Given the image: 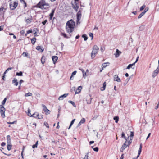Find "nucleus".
Here are the masks:
<instances>
[{
	"mask_svg": "<svg viewBox=\"0 0 159 159\" xmlns=\"http://www.w3.org/2000/svg\"><path fill=\"white\" fill-rule=\"evenodd\" d=\"M75 26V23L72 20H71L67 22L66 26V32L69 34L72 33L74 30Z\"/></svg>",
	"mask_w": 159,
	"mask_h": 159,
	"instance_id": "1",
	"label": "nucleus"
},
{
	"mask_svg": "<svg viewBox=\"0 0 159 159\" xmlns=\"http://www.w3.org/2000/svg\"><path fill=\"white\" fill-rule=\"evenodd\" d=\"M37 7L42 9H46L49 8L50 5L46 3L45 0H41L37 4Z\"/></svg>",
	"mask_w": 159,
	"mask_h": 159,
	"instance_id": "2",
	"label": "nucleus"
},
{
	"mask_svg": "<svg viewBox=\"0 0 159 159\" xmlns=\"http://www.w3.org/2000/svg\"><path fill=\"white\" fill-rule=\"evenodd\" d=\"M10 8L11 10H15L17 7L18 3L17 2L14 1L13 0L9 1Z\"/></svg>",
	"mask_w": 159,
	"mask_h": 159,
	"instance_id": "3",
	"label": "nucleus"
},
{
	"mask_svg": "<svg viewBox=\"0 0 159 159\" xmlns=\"http://www.w3.org/2000/svg\"><path fill=\"white\" fill-rule=\"evenodd\" d=\"M98 50L99 48L97 45H95L93 47V50L91 53V56L92 58L95 57L96 54L98 53Z\"/></svg>",
	"mask_w": 159,
	"mask_h": 159,
	"instance_id": "4",
	"label": "nucleus"
},
{
	"mask_svg": "<svg viewBox=\"0 0 159 159\" xmlns=\"http://www.w3.org/2000/svg\"><path fill=\"white\" fill-rule=\"evenodd\" d=\"M5 109L2 105H0V112L1 116L2 118H4L5 117Z\"/></svg>",
	"mask_w": 159,
	"mask_h": 159,
	"instance_id": "5",
	"label": "nucleus"
},
{
	"mask_svg": "<svg viewBox=\"0 0 159 159\" xmlns=\"http://www.w3.org/2000/svg\"><path fill=\"white\" fill-rule=\"evenodd\" d=\"M72 7L76 11H77L78 9L79 8V4L76 2H74L72 3Z\"/></svg>",
	"mask_w": 159,
	"mask_h": 159,
	"instance_id": "6",
	"label": "nucleus"
},
{
	"mask_svg": "<svg viewBox=\"0 0 159 159\" xmlns=\"http://www.w3.org/2000/svg\"><path fill=\"white\" fill-rule=\"evenodd\" d=\"M77 23L78 24L79 23L80 24V20L81 17V12L80 10L79 11L77 12Z\"/></svg>",
	"mask_w": 159,
	"mask_h": 159,
	"instance_id": "7",
	"label": "nucleus"
},
{
	"mask_svg": "<svg viewBox=\"0 0 159 159\" xmlns=\"http://www.w3.org/2000/svg\"><path fill=\"white\" fill-rule=\"evenodd\" d=\"M30 110L29 108H28V115L30 117H34V118H37V117L39 116V114H36V116H34V115H35V113H34L33 115H31L30 113Z\"/></svg>",
	"mask_w": 159,
	"mask_h": 159,
	"instance_id": "8",
	"label": "nucleus"
},
{
	"mask_svg": "<svg viewBox=\"0 0 159 159\" xmlns=\"http://www.w3.org/2000/svg\"><path fill=\"white\" fill-rule=\"evenodd\" d=\"M159 72V67H157L153 72L152 74V76L153 78H154L158 74Z\"/></svg>",
	"mask_w": 159,
	"mask_h": 159,
	"instance_id": "9",
	"label": "nucleus"
},
{
	"mask_svg": "<svg viewBox=\"0 0 159 159\" xmlns=\"http://www.w3.org/2000/svg\"><path fill=\"white\" fill-rule=\"evenodd\" d=\"M126 143H127V141H126L125 143L123 144V145L122 146L120 149V152H123V151L126 148L127 146H128L127 145Z\"/></svg>",
	"mask_w": 159,
	"mask_h": 159,
	"instance_id": "10",
	"label": "nucleus"
},
{
	"mask_svg": "<svg viewBox=\"0 0 159 159\" xmlns=\"http://www.w3.org/2000/svg\"><path fill=\"white\" fill-rule=\"evenodd\" d=\"M142 143H141L140 144L139 148L138 150V155L136 158H135V157L134 158H133L134 159H137L138 158V157H139V155H140V154L141 153V151H142Z\"/></svg>",
	"mask_w": 159,
	"mask_h": 159,
	"instance_id": "11",
	"label": "nucleus"
},
{
	"mask_svg": "<svg viewBox=\"0 0 159 159\" xmlns=\"http://www.w3.org/2000/svg\"><path fill=\"white\" fill-rule=\"evenodd\" d=\"M114 80L118 82H121L120 79L119 77L117 75H115L114 76Z\"/></svg>",
	"mask_w": 159,
	"mask_h": 159,
	"instance_id": "12",
	"label": "nucleus"
},
{
	"mask_svg": "<svg viewBox=\"0 0 159 159\" xmlns=\"http://www.w3.org/2000/svg\"><path fill=\"white\" fill-rule=\"evenodd\" d=\"M55 10V8H54L52 10L51 13L49 15V19L51 20L54 15V13Z\"/></svg>",
	"mask_w": 159,
	"mask_h": 159,
	"instance_id": "13",
	"label": "nucleus"
},
{
	"mask_svg": "<svg viewBox=\"0 0 159 159\" xmlns=\"http://www.w3.org/2000/svg\"><path fill=\"white\" fill-rule=\"evenodd\" d=\"M121 52L119 51L118 49H117L116 50V53H115L114 55L116 57H118L121 54Z\"/></svg>",
	"mask_w": 159,
	"mask_h": 159,
	"instance_id": "14",
	"label": "nucleus"
},
{
	"mask_svg": "<svg viewBox=\"0 0 159 159\" xmlns=\"http://www.w3.org/2000/svg\"><path fill=\"white\" fill-rule=\"evenodd\" d=\"M68 95V93H65L63 95L60 96L58 98L59 100H62L64 98L66 97Z\"/></svg>",
	"mask_w": 159,
	"mask_h": 159,
	"instance_id": "15",
	"label": "nucleus"
},
{
	"mask_svg": "<svg viewBox=\"0 0 159 159\" xmlns=\"http://www.w3.org/2000/svg\"><path fill=\"white\" fill-rule=\"evenodd\" d=\"M61 36H63L64 38L66 39L70 38L71 36V34H70L69 36H67L66 33H64L61 32Z\"/></svg>",
	"mask_w": 159,
	"mask_h": 159,
	"instance_id": "16",
	"label": "nucleus"
},
{
	"mask_svg": "<svg viewBox=\"0 0 159 159\" xmlns=\"http://www.w3.org/2000/svg\"><path fill=\"white\" fill-rule=\"evenodd\" d=\"M58 59V57L57 56H53L52 57V59L54 64H55Z\"/></svg>",
	"mask_w": 159,
	"mask_h": 159,
	"instance_id": "17",
	"label": "nucleus"
},
{
	"mask_svg": "<svg viewBox=\"0 0 159 159\" xmlns=\"http://www.w3.org/2000/svg\"><path fill=\"white\" fill-rule=\"evenodd\" d=\"M6 9V8H4V7H1L0 8V14L4 13Z\"/></svg>",
	"mask_w": 159,
	"mask_h": 159,
	"instance_id": "18",
	"label": "nucleus"
},
{
	"mask_svg": "<svg viewBox=\"0 0 159 159\" xmlns=\"http://www.w3.org/2000/svg\"><path fill=\"white\" fill-rule=\"evenodd\" d=\"M36 48L37 50L41 52H42L44 50V49L43 48H41V46H37Z\"/></svg>",
	"mask_w": 159,
	"mask_h": 159,
	"instance_id": "19",
	"label": "nucleus"
},
{
	"mask_svg": "<svg viewBox=\"0 0 159 159\" xmlns=\"http://www.w3.org/2000/svg\"><path fill=\"white\" fill-rule=\"evenodd\" d=\"M32 17H31L30 18L26 19L25 22L27 24H30L32 22Z\"/></svg>",
	"mask_w": 159,
	"mask_h": 159,
	"instance_id": "20",
	"label": "nucleus"
},
{
	"mask_svg": "<svg viewBox=\"0 0 159 159\" xmlns=\"http://www.w3.org/2000/svg\"><path fill=\"white\" fill-rule=\"evenodd\" d=\"M82 89V87L81 86H79L78 89L76 90L75 91V93L76 94H78L81 91V90Z\"/></svg>",
	"mask_w": 159,
	"mask_h": 159,
	"instance_id": "21",
	"label": "nucleus"
},
{
	"mask_svg": "<svg viewBox=\"0 0 159 159\" xmlns=\"http://www.w3.org/2000/svg\"><path fill=\"white\" fill-rule=\"evenodd\" d=\"M135 64V63H132V64H129L128 65V66H127L126 69H129L130 68H131L133 69H134V67L132 68V66H134Z\"/></svg>",
	"mask_w": 159,
	"mask_h": 159,
	"instance_id": "22",
	"label": "nucleus"
},
{
	"mask_svg": "<svg viewBox=\"0 0 159 159\" xmlns=\"http://www.w3.org/2000/svg\"><path fill=\"white\" fill-rule=\"evenodd\" d=\"M13 84H15V85L16 86H17L18 84V82L17 81V80L16 79L14 78V80L12 81Z\"/></svg>",
	"mask_w": 159,
	"mask_h": 159,
	"instance_id": "23",
	"label": "nucleus"
},
{
	"mask_svg": "<svg viewBox=\"0 0 159 159\" xmlns=\"http://www.w3.org/2000/svg\"><path fill=\"white\" fill-rule=\"evenodd\" d=\"M109 64L110 63L109 62L104 63L102 64V68L104 69V68H105L106 67L109 65Z\"/></svg>",
	"mask_w": 159,
	"mask_h": 159,
	"instance_id": "24",
	"label": "nucleus"
},
{
	"mask_svg": "<svg viewBox=\"0 0 159 159\" xmlns=\"http://www.w3.org/2000/svg\"><path fill=\"white\" fill-rule=\"evenodd\" d=\"M45 57L43 55L41 58V62L42 64H43L45 62Z\"/></svg>",
	"mask_w": 159,
	"mask_h": 159,
	"instance_id": "25",
	"label": "nucleus"
},
{
	"mask_svg": "<svg viewBox=\"0 0 159 159\" xmlns=\"http://www.w3.org/2000/svg\"><path fill=\"white\" fill-rule=\"evenodd\" d=\"M106 85V82H104L103 83V87L101 89V90L103 91L105 89Z\"/></svg>",
	"mask_w": 159,
	"mask_h": 159,
	"instance_id": "26",
	"label": "nucleus"
},
{
	"mask_svg": "<svg viewBox=\"0 0 159 159\" xmlns=\"http://www.w3.org/2000/svg\"><path fill=\"white\" fill-rule=\"evenodd\" d=\"M36 39L34 37L31 39V42L33 44H34L36 42Z\"/></svg>",
	"mask_w": 159,
	"mask_h": 159,
	"instance_id": "27",
	"label": "nucleus"
},
{
	"mask_svg": "<svg viewBox=\"0 0 159 159\" xmlns=\"http://www.w3.org/2000/svg\"><path fill=\"white\" fill-rule=\"evenodd\" d=\"M13 69V67H9V68H8L3 73V75H5V74H6V73H7L8 71H9V70H12Z\"/></svg>",
	"mask_w": 159,
	"mask_h": 159,
	"instance_id": "28",
	"label": "nucleus"
},
{
	"mask_svg": "<svg viewBox=\"0 0 159 159\" xmlns=\"http://www.w3.org/2000/svg\"><path fill=\"white\" fill-rule=\"evenodd\" d=\"M82 38H84V41H86L87 40L88 37H87V35L86 34H83L82 36Z\"/></svg>",
	"mask_w": 159,
	"mask_h": 159,
	"instance_id": "29",
	"label": "nucleus"
},
{
	"mask_svg": "<svg viewBox=\"0 0 159 159\" xmlns=\"http://www.w3.org/2000/svg\"><path fill=\"white\" fill-rule=\"evenodd\" d=\"M113 119L114 120H115L116 123H118L119 119V117L118 116H116L115 117H114Z\"/></svg>",
	"mask_w": 159,
	"mask_h": 159,
	"instance_id": "30",
	"label": "nucleus"
},
{
	"mask_svg": "<svg viewBox=\"0 0 159 159\" xmlns=\"http://www.w3.org/2000/svg\"><path fill=\"white\" fill-rule=\"evenodd\" d=\"M68 102L69 103H71V104H72L74 107H76L75 104V103L74 102H73L72 101H71V100H69L68 101Z\"/></svg>",
	"mask_w": 159,
	"mask_h": 159,
	"instance_id": "31",
	"label": "nucleus"
},
{
	"mask_svg": "<svg viewBox=\"0 0 159 159\" xmlns=\"http://www.w3.org/2000/svg\"><path fill=\"white\" fill-rule=\"evenodd\" d=\"M16 75L19 76H22L23 75V72L22 71H20L19 72L16 73Z\"/></svg>",
	"mask_w": 159,
	"mask_h": 159,
	"instance_id": "32",
	"label": "nucleus"
},
{
	"mask_svg": "<svg viewBox=\"0 0 159 159\" xmlns=\"http://www.w3.org/2000/svg\"><path fill=\"white\" fill-rule=\"evenodd\" d=\"M92 100V98H90L88 100H87L86 101H87V103L88 104H90Z\"/></svg>",
	"mask_w": 159,
	"mask_h": 159,
	"instance_id": "33",
	"label": "nucleus"
},
{
	"mask_svg": "<svg viewBox=\"0 0 159 159\" xmlns=\"http://www.w3.org/2000/svg\"><path fill=\"white\" fill-rule=\"evenodd\" d=\"M75 119H74L72 120V121H71L70 125V126L68 128V129H70V127H71V126L72 125L74 124L75 121Z\"/></svg>",
	"mask_w": 159,
	"mask_h": 159,
	"instance_id": "34",
	"label": "nucleus"
},
{
	"mask_svg": "<svg viewBox=\"0 0 159 159\" xmlns=\"http://www.w3.org/2000/svg\"><path fill=\"white\" fill-rule=\"evenodd\" d=\"M145 13H144L143 12H142L138 16V18L140 19V18L143 16L144 15Z\"/></svg>",
	"mask_w": 159,
	"mask_h": 159,
	"instance_id": "35",
	"label": "nucleus"
},
{
	"mask_svg": "<svg viewBox=\"0 0 159 159\" xmlns=\"http://www.w3.org/2000/svg\"><path fill=\"white\" fill-rule=\"evenodd\" d=\"M44 112L46 115L49 114L50 113V111L48 109L46 110H44Z\"/></svg>",
	"mask_w": 159,
	"mask_h": 159,
	"instance_id": "36",
	"label": "nucleus"
},
{
	"mask_svg": "<svg viewBox=\"0 0 159 159\" xmlns=\"http://www.w3.org/2000/svg\"><path fill=\"white\" fill-rule=\"evenodd\" d=\"M32 95V93H31L29 92L27 93H26L25 94V97H28V96H31Z\"/></svg>",
	"mask_w": 159,
	"mask_h": 159,
	"instance_id": "37",
	"label": "nucleus"
},
{
	"mask_svg": "<svg viewBox=\"0 0 159 159\" xmlns=\"http://www.w3.org/2000/svg\"><path fill=\"white\" fill-rule=\"evenodd\" d=\"M93 149V150L94 151L96 152H98V147H96L94 148H93V146L91 147Z\"/></svg>",
	"mask_w": 159,
	"mask_h": 159,
	"instance_id": "38",
	"label": "nucleus"
},
{
	"mask_svg": "<svg viewBox=\"0 0 159 159\" xmlns=\"http://www.w3.org/2000/svg\"><path fill=\"white\" fill-rule=\"evenodd\" d=\"M11 145H7V149L8 151H10L11 148Z\"/></svg>",
	"mask_w": 159,
	"mask_h": 159,
	"instance_id": "39",
	"label": "nucleus"
},
{
	"mask_svg": "<svg viewBox=\"0 0 159 159\" xmlns=\"http://www.w3.org/2000/svg\"><path fill=\"white\" fill-rule=\"evenodd\" d=\"M7 139L8 142H10L11 141L10 136L9 135H8L7 136Z\"/></svg>",
	"mask_w": 159,
	"mask_h": 159,
	"instance_id": "40",
	"label": "nucleus"
},
{
	"mask_svg": "<svg viewBox=\"0 0 159 159\" xmlns=\"http://www.w3.org/2000/svg\"><path fill=\"white\" fill-rule=\"evenodd\" d=\"M7 98H4V99L3 100V101L2 102V105H4L5 103V102H6V100H7Z\"/></svg>",
	"mask_w": 159,
	"mask_h": 159,
	"instance_id": "41",
	"label": "nucleus"
},
{
	"mask_svg": "<svg viewBox=\"0 0 159 159\" xmlns=\"http://www.w3.org/2000/svg\"><path fill=\"white\" fill-rule=\"evenodd\" d=\"M146 7V5L145 4L141 6L140 8V11H142Z\"/></svg>",
	"mask_w": 159,
	"mask_h": 159,
	"instance_id": "42",
	"label": "nucleus"
},
{
	"mask_svg": "<svg viewBox=\"0 0 159 159\" xmlns=\"http://www.w3.org/2000/svg\"><path fill=\"white\" fill-rule=\"evenodd\" d=\"M85 119L84 118H82L81 120L80 121V123H81L82 124H84L85 123Z\"/></svg>",
	"mask_w": 159,
	"mask_h": 159,
	"instance_id": "43",
	"label": "nucleus"
},
{
	"mask_svg": "<svg viewBox=\"0 0 159 159\" xmlns=\"http://www.w3.org/2000/svg\"><path fill=\"white\" fill-rule=\"evenodd\" d=\"M88 153H87L85 155L84 157L83 158V159H88Z\"/></svg>",
	"mask_w": 159,
	"mask_h": 159,
	"instance_id": "44",
	"label": "nucleus"
},
{
	"mask_svg": "<svg viewBox=\"0 0 159 159\" xmlns=\"http://www.w3.org/2000/svg\"><path fill=\"white\" fill-rule=\"evenodd\" d=\"M42 107H43V110L44 111V110H46L47 108L46 106L43 104H42Z\"/></svg>",
	"mask_w": 159,
	"mask_h": 159,
	"instance_id": "45",
	"label": "nucleus"
},
{
	"mask_svg": "<svg viewBox=\"0 0 159 159\" xmlns=\"http://www.w3.org/2000/svg\"><path fill=\"white\" fill-rule=\"evenodd\" d=\"M44 125L47 128H48L49 127L48 124L46 122H44Z\"/></svg>",
	"mask_w": 159,
	"mask_h": 159,
	"instance_id": "46",
	"label": "nucleus"
},
{
	"mask_svg": "<svg viewBox=\"0 0 159 159\" xmlns=\"http://www.w3.org/2000/svg\"><path fill=\"white\" fill-rule=\"evenodd\" d=\"M89 35L90 37H92L91 39H93V33H89Z\"/></svg>",
	"mask_w": 159,
	"mask_h": 159,
	"instance_id": "47",
	"label": "nucleus"
},
{
	"mask_svg": "<svg viewBox=\"0 0 159 159\" xmlns=\"http://www.w3.org/2000/svg\"><path fill=\"white\" fill-rule=\"evenodd\" d=\"M37 117H38V118L39 119H42L43 118V116L41 115H39V116H37Z\"/></svg>",
	"mask_w": 159,
	"mask_h": 159,
	"instance_id": "48",
	"label": "nucleus"
},
{
	"mask_svg": "<svg viewBox=\"0 0 159 159\" xmlns=\"http://www.w3.org/2000/svg\"><path fill=\"white\" fill-rule=\"evenodd\" d=\"M121 137L122 138H124L125 139H126L125 137V134L124 132H122L121 134Z\"/></svg>",
	"mask_w": 159,
	"mask_h": 159,
	"instance_id": "49",
	"label": "nucleus"
},
{
	"mask_svg": "<svg viewBox=\"0 0 159 159\" xmlns=\"http://www.w3.org/2000/svg\"><path fill=\"white\" fill-rule=\"evenodd\" d=\"M32 30H30L27 31V34H26V35L27 34H29V33H32Z\"/></svg>",
	"mask_w": 159,
	"mask_h": 159,
	"instance_id": "50",
	"label": "nucleus"
},
{
	"mask_svg": "<svg viewBox=\"0 0 159 159\" xmlns=\"http://www.w3.org/2000/svg\"><path fill=\"white\" fill-rule=\"evenodd\" d=\"M20 2L21 3H23L25 5V7L26 6V3L25 2V1L24 0H20Z\"/></svg>",
	"mask_w": 159,
	"mask_h": 159,
	"instance_id": "51",
	"label": "nucleus"
},
{
	"mask_svg": "<svg viewBox=\"0 0 159 159\" xmlns=\"http://www.w3.org/2000/svg\"><path fill=\"white\" fill-rule=\"evenodd\" d=\"M83 77H84V78H85L86 76V72H84V73H83Z\"/></svg>",
	"mask_w": 159,
	"mask_h": 159,
	"instance_id": "52",
	"label": "nucleus"
},
{
	"mask_svg": "<svg viewBox=\"0 0 159 159\" xmlns=\"http://www.w3.org/2000/svg\"><path fill=\"white\" fill-rule=\"evenodd\" d=\"M27 54H28V53L26 52H24L22 54L24 56H25V57H27Z\"/></svg>",
	"mask_w": 159,
	"mask_h": 159,
	"instance_id": "53",
	"label": "nucleus"
},
{
	"mask_svg": "<svg viewBox=\"0 0 159 159\" xmlns=\"http://www.w3.org/2000/svg\"><path fill=\"white\" fill-rule=\"evenodd\" d=\"M148 8H146L143 12L145 14V13L148 10Z\"/></svg>",
	"mask_w": 159,
	"mask_h": 159,
	"instance_id": "54",
	"label": "nucleus"
},
{
	"mask_svg": "<svg viewBox=\"0 0 159 159\" xmlns=\"http://www.w3.org/2000/svg\"><path fill=\"white\" fill-rule=\"evenodd\" d=\"M76 73H77L76 71H74V72H73L72 73L71 75H72L73 76L74 75H75Z\"/></svg>",
	"mask_w": 159,
	"mask_h": 159,
	"instance_id": "55",
	"label": "nucleus"
},
{
	"mask_svg": "<svg viewBox=\"0 0 159 159\" xmlns=\"http://www.w3.org/2000/svg\"><path fill=\"white\" fill-rule=\"evenodd\" d=\"M47 22V20H46L42 22V23L43 24V25H44Z\"/></svg>",
	"mask_w": 159,
	"mask_h": 159,
	"instance_id": "56",
	"label": "nucleus"
},
{
	"mask_svg": "<svg viewBox=\"0 0 159 159\" xmlns=\"http://www.w3.org/2000/svg\"><path fill=\"white\" fill-rule=\"evenodd\" d=\"M132 142V140H130L128 143V144H127L128 146H129L131 144V143Z\"/></svg>",
	"mask_w": 159,
	"mask_h": 159,
	"instance_id": "57",
	"label": "nucleus"
},
{
	"mask_svg": "<svg viewBox=\"0 0 159 159\" xmlns=\"http://www.w3.org/2000/svg\"><path fill=\"white\" fill-rule=\"evenodd\" d=\"M3 26H0V31H1L3 30Z\"/></svg>",
	"mask_w": 159,
	"mask_h": 159,
	"instance_id": "58",
	"label": "nucleus"
},
{
	"mask_svg": "<svg viewBox=\"0 0 159 159\" xmlns=\"http://www.w3.org/2000/svg\"><path fill=\"white\" fill-rule=\"evenodd\" d=\"M24 82V81L22 80H20L19 81V84L21 85V83Z\"/></svg>",
	"mask_w": 159,
	"mask_h": 159,
	"instance_id": "59",
	"label": "nucleus"
},
{
	"mask_svg": "<svg viewBox=\"0 0 159 159\" xmlns=\"http://www.w3.org/2000/svg\"><path fill=\"white\" fill-rule=\"evenodd\" d=\"M6 145V143L5 142H2V143L1 144V145L2 146H4Z\"/></svg>",
	"mask_w": 159,
	"mask_h": 159,
	"instance_id": "60",
	"label": "nucleus"
},
{
	"mask_svg": "<svg viewBox=\"0 0 159 159\" xmlns=\"http://www.w3.org/2000/svg\"><path fill=\"white\" fill-rule=\"evenodd\" d=\"M15 122V121H13V122H7V124H14V123Z\"/></svg>",
	"mask_w": 159,
	"mask_h": 159,
	"instance_id": "61",
	"label": "nucleus"
},
{
	"mask_svg": "<svg viewBox=\"0 0 159 159\" xmlns=\"http://www.w3.org/2000/svg\"><path fill=\"white\" fill-rule=\"evenodd\" d=\"M37 147V146L36 145V144H34V145H33V146H32V147L33 148H36Z\"/></svg>",
	"mask_w": 159,
	"mask_h": 159,
	"instance_id": "62",
	"label": "nucleus"
},
{
	"mask_svg": "<svg viewBox=\"0 0 159 159\" xmlns=\"http://www.w3.org/2000/svg\"><path fill=\"white\" fill-rule=\"evenodd\" d=\"M133 136H134L133 132H131L130 136L131 137H133Z\"/></svg>",
	"mask_w": 159,
	"mask_h": 159,
	"instance_id": "63",
	"label": "nucleus"
},
{
	"mask_svg": "<svg viewBox=\"0 0 159 159\" xmlns=\"http://www.w3.org/2000/svg\"><path fill=\"white\" fill-rule=\"evenodd\" d=\"M124 154H122V155L121 156L120 158V159H123L124 158Z\"/></svg>",
	"mask_w": 159,
	"mask_h": 159,
	"instance_id": "64",
	"label": "nucleus"
}]
</instances>
